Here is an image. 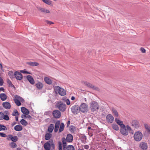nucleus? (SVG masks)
<instances>
[{"label": "nucleus", "instance_id": "1", "mask_svg": "<svg viewBox=\"0 0 150 150\" xmlns=\"http://www.w3.org/2000/svg\"><path fill=\"white\" fill-rule=\"evenodd\" d=\"M132 131L131 127L128 125H125L120 128V133L123 135L127 136L129 134V132Z\"/></svg>", "mask_w": 150, "mask_h": 150}, {"label": "nucleus", "instance_id": "2", "mask_svg": "<svg viewBox=\"0 0 150 150\" xmlns=\"http://www.w3.org/2000/svg\"><path fill=\"white\" fill-rule=\"evenodd\" d=\"M44 147L45 150H50L51 148L52 150H54L55 149V145L54 144L52 140H51L45 143Z\"/></svg>", "mask_w": 150, "mask_h": 150}, {"label": "nucleus", "instance_id": "3", "mask_svg": "<svg viewBox=\"0 0 150 150\" xmlns=\"http://www.w3.org/2000/svg\"><path fill=\"white\" fill-rule=\"evenodd\" d=\"M90 108L92 111H97L99 109V105L98 103L95 101L91 102L90 104Z\"/></svg>", "mask_w": 150, "mask_h": 150}, {"label": "nucleus", "instance_id": "4", "mask_svg": "<svg viewBox=\"0 0 150 150\" xmlns=\"http://www.w3.org/2000/svg\"><path fill=\"white\" fill-rule=\"evenodd\" d=\"M56 106L61 112H64L66 108V104L61 101H59L57 102Z\"/></svg>", "mask_w": 150, "mask_h": 150}, {"label": "nucleus", "instance_id": "5", "mask_svg": "<svg viewBox=\"0 0 150 150\" xmlns=\"http://www.w3.org/2000/svg\"><path fill=\"white\" fill-rule=\"evenodd\" d=\"M54 90L56 93H58L61 96H64L66 94V91L63 88H61L58 86L55 87Z\"/></svg>", "mask_w": 150, "mask_h": 150}, {"label": "nucleus", "instance_id": "6", "mask_svg": "<svg viewBox=\"0 0 150 150\" xmlns=\"http://www.w3.org/2000/svg\"><path fill=\"white\" fill-rule=\"evenodd\" d=\"M142 133L139 131H137L135 133L133 137L135 141L139 142L142 139Z\"/></svg>", "mask_w": 150, "mask_h": 150}, {"label": "nucleus", "instance_id": "7", "mask_svg": "<svg viewBox=\"0 0 150 150\" xmlns=\"http://www.w3.org/2000/svg\"><path fill=\"white\" fill-rule=\"evenodd\" d=\"M83 83L86 86L88 87L89 88H92V89L98 91H100V90L98 87L93 85V84H91L88 82L84 81H83Z\"/></svg>", "mask_w": 150, "mask_h": 150}, {"label": "nucleus", "instance_id": "8", "mask_svg": "<svg viewBox=\"0 0 150 150\" xmlns=\"http://www.w3.org/2000/svg\"><path fill=\"white\" fill-rule=\"evenodd\" d=\"M80 111L83 112H86L88 110V105L85 103H82L79 106Z\"/></svg>", "mask_w": 150, "mask_h": 150}, {"label": "nucleus", "instance_id": "9", "mask_svg": "<svg viewBox=\"0 0 150 150\" xmlns=\"http://www.w3.org/2000/svg\"><path fill=\"white\" fill-rule=\"evenodd\" d=\"M106 119V121L108 123L111 124L113 122L114 117L112 115L108 114L107 115Z\"/></svg>", "mask_w": 150, "mask_h": 150}, {"label": "nucleus", "instance_id": "10", "mask_svg": "<svg viewBox=\"0 0 150 150\" xmlns=\"http://www.w3.org/2000/svg\"><path fill=\"white\" fill-rule=\"evenodd\" d=\"M72 113L74 114H77L80 111L79 106L78 105H74L71 108Z\"/></svg>", "mask_w": 150, "mask_h": 150}, {"label": "nucleus", "instance_id": "11", "mask_svg": "<svg viewBox=\"0 0 150 150\" xmlns=\"http://www.w3.org/2000/svg\"><path fill=\"white\" fill-rule=\"evenodd\" d=\"M131 124V126L136 129H138L140 125L139 122L136 120H132Z\"/></svg>", "mask_w": 150, "mask_h": 150}, {"label": "nucleus", "instance_id": "12", "mask_svg": "<svg viewBox=\"0 0 150 150\" xmlns=\"http://www.w3.org/2000/svg\"><path fill=\"white\" fill-rule=\"evenodd\" d=\"M14 75L15 78L18 80H20L23 78L22 74L18 71H15L14 73Z\"/></svg>", "mask_w": 150, "mask_h": 150}, {"label": "nucleus", "instance_id": "13", "mask_svg": "<svg viewBox=\"0 0 150 150\" xmlns=\"http://www.w3.org/2000/svg\"><path fill=\"white\" fill-rule=\"evenodd\" d=\"M52 115L54 117L56 118H59L61 115V112L58 110L54 111L52 112Z\"/></svg>", "mask_w": 150, "mask_h": 150}, {"label": "nucleus", "instance_id": "14", "mask_svg": "<svg viewBox=\"0 0 150 150\" xmlns=\"http://www.w3.org/2000/svg\"><path fill=\"white\" fill-rule=\"evenodd\" d=\"M7 139L8 140H11L13 142H16L18 141V139L17 136L13 137L11 135H9Z\"/></svg>", "mask_w": 150, "mask_h": 150}, {"label": "nucleus", "instance_id": "15", "mask_svg": "<svg viewBox=\"0 0 150 150\" xmlns=\"http://www.w3.org/2000/svg\"><path fill=\"white\" fill-rule=\"evenodd\" d=\"M139 147L142 150H146L148 148L147 143L143 142L140 143Z\"/></svg>", "mask_w": 150, "mask_h": 150}, {"label": "nucleus", "instance_id": "16", "mask_svg": "<svg viewBox=\"0 0 150 150\" xmlns=\"http://www.w3.org/2000/svg\"><path fill=\"white\" fill-rule=\"evenodd\" d=\"M115 121L120 126V128L125 125L123 124V122L122 121H121L117 118L115 119Z\"/></svg>", "mask_w": 150, "mask_h": 150}, {"label": "nucleus", "instance_id": "17", "mask_svg": "<svg viewBox=\"0 0 150 150\" xmlns=\"http://www.w3.org/2000/svg\"><path fill=\"white\" fill-rule=\"evenodd\" d=\"M3 106L6 109H10L11 107L10 103L7 102H4L2 103Z\"/></svg>", "mask_w": 150, "mask_h": 150}, {"label": "nucleus", "instance_id": "18", "mask_svg": "<svg viewBox=\"0 0 150 150\" xmlns=\"http://www.w3.org/2000/svg\"><path fill=\"white\" fill-rule=\"evenodd\" d=\"M21 111L25 115H28L29 113L28 110L24 107H22L21 108Z\"/></svg>", "mask_w": 150, "mask_h": 150}, {"label": "nucleus", "instance_id": "19", "mask_svg": "<svg viewBox=\"0 0 150 150\" xmlns=\"http://www.w3.org/2000/svg\"><path fill=\"white\" fill-rule=\"evenodd\" d=\"M73 139V136L71 134H69L67 135L66 140L67 142H71L72 141Z\"/></svg>", "mask_w": 150, "mask_h": 150}, {"label": "nucleus", "instance_id": "20", "mask_svg": "<svg viewBox=\"0 0 150 150\" xmlns=\"http://www.w3.org/2000/svg\"><path fill=\"white\" fill-rule=\"evenodd\" d=\"M35 86L39 90L41 89L43 86V84L40 82H38L35 84Z\"/></svg>", "mask_w": 150, "mask_h": 150}, {"label": "nucleus", "instance_id": "21", "mask_svg": "<svg viewBox=\"0 0 150 150\" xmlns=\"http://www.w3.org/2000/svg\"><path fill=\"white\" fill-rule=\"evenodd\" d=\"M27 78L31 84L33 85L34 84V80L31 76L30 75H28L27 76Z\"/></svg>", "mask_w": 150, "mask_h": 150}, {"label": "nucleus", "instance_id": "22", "mask_svg": "<svg viewBox=\"0 0 150 150\" xmlns=\"http://www.w3.org/2000/svg\"><path fill=\"white\" fill-rule=\"evenodd\" d=\"M60 121H57L55 123V127L54 129V132H57L58 130L60 124Z\"/></svg>", "mask_w": 150, "mask_h": 150}, {"label": "nucleus", "instance_id": "23", "mask_svg": "<svg viewBox=\"0 0 150 150\" xmlns=\"http://www.w3.org/2000/svg\"><path fill=\"white\" fill-rule=\"evenodd\" d=\"M14 129L16 131H19L22 130L23 129V128L21 125H17L14 127Z\"/></svg>", "mask_w": 150, "mask_h": 150}, {"label": "nucleus", "instance_id": "24", "mask_svg": "<svg viewBox=\"0 0 150 150\" xmlns=\"http://www.w3.org/2000/svg\"><path fill=\"white\" fill-rule=\"evenodd\" d=\"M0 98L1 100L4 101L6 100L7 96L5 93H2L0 94Z\"/></svg>", "mask_w": 150, "mask_h": 150}, {"label": "nucleus", "instance_id": "25", "mask_svg": "<svg viewBox=\"0 0 150 150\" xmlns=\"http://www.w3.org/2000/svg\"><path fill=\"white\" fill-rule=\"evenodd\" d=\"M27 64L29 65L32 66H36L39 65V64L37 62H28Z\"/></svg>", "mask_w": 150, "mask_h": 150}, {"label": "nucleus", "instance_id": "26", "mask_svg": "<svg viewBox=\"0 0 150 150\" xmlns=\"http://www.w3.org/2000/svg\"><path fill=\"white\" fill-rule=\"evenodd\" d=\"M62 141L63 143V150H65V147L66 146V142L67 141V140L64 137H63L62 138Z\"/></svg>", "mask_w": 150, "mask_h": 150}, {"label": "nucleus", "instance_id": "27", "mask_svg": "<svg viewBox=\"0 0 150 150\" xmlns=\"http://www.w3.org/2000/svg\"><path fill=\"white\" fill-rule=\"evenodd\" d=\"M45 82L48 84H51L52 83V81L51 80L47 77H45L44 79Z\"/></svg>", "mask_w": 150, "mask_h": 150}, {"label": "nucleus", "instance_id": "28", "mask_svg": "<svg viewBox=\"0 0 150 150\" xmlns=\"http://www.w3.org/2000/svg\"><path fill=\"white\" fill-rule=\"evenodd\" d=\"M111 111L113 114L117 117L119 116L118 113L117 111V110L114 108H112L111 109Z\"/></svg>", "mask_w": 150, "mask_h": 150}, {"label": "nucleus", "instance_id": "29", "mask_svg": "<svg viewBox=\"0 0 150 150\" xmlns=\"http://www.w3.org/2000/svg\"><path fill=\"white\" fill-rule=\"evenodd\" d=\"M54 127V124H51L48 127V132L50 133L52 132Z\"/></svg>", "mask_w": 150, "mask_h": 150}, {"label": "nucleus", "instance_id": "30", "mask_svg": "<svg viewBox=\"0 0 150 150\" xmlns=\"http://www.w3.org/2000/svg\"><path fill=\"white\" fill-rule=\"evenodd\" d=\"M13 100L16 105L18 106H19L21 105V103L18 98H15L13 99Z\"/></svg>", "mask_w": 150, "mask_h": 150}, {"label": "nucleus", "instance_id": "31", "mask_svg": "<svg viewBox=\"0 0 150 150\" xmlns=\"http://www.w3.org/2000/svg\"><path fill=\"white\" fill-rule=\"evenodd\" d=\"M111 126L112 129L116 131H118L119 129V127L115 124H112Z\"/></svg>", "mask_w": 150, "mask_h": 150}, {"label": "nucleus", "instance_id": "32", "mask_svg": "<svg viewBox=\"0 0 150 150\" xmlns=\"http://www.w3.org/2000/svg\"><path fill=\"white\" fill-rule=\"evenodd\" d=\"M65 150H74V146L72 145H69L65 147Z\"/></svg>", "mask_w": 150, "mask_h": 150}, {"label": "nucleus", "instance_id": "33", "mask_svg": "<svg viewBox=\"0 0 150 150\" xmlns=\"http://www.w3.org/2000/svg\"><path fill=\"white\" fill-rule=\"evenodd\" d=\"M64 127V125L63 123H61L60 124L59 129V133H60L63 131Z\"/></svg>", "mask_w": 150, "mask_h": 150}, {"label": "nucleus", "instance_id": "34", "mask_svg": "<svg viewBox=\"0 0 150 150\" xmlns=\"http://www.w3.org/2000/svg\"><path fill=\"white\" fill-rule=\"evenodd\" d=\"M81 141L83 143H85L86 142V140L87 139L86 137L84 135H83L82 136L81 138Z\"/></svg>", "mask_w": 150, "mask_h": 150}, {"label": "nucleus", "instance_id": "35", "mask_svg": "<svg viewBox=\"0 0 150 150\" xmlns=\"http://www.w3.org/2000/svg\"><path fill=\"white\" fill-rule=\"evenodd\" d=\"M52 136L51 134L49 133L46 134L45 136V139L46 140H48Z\"/></svg>", "mask_w": 150, "mask_h": 150}, {"label": "nucleus", "instance_id": "36", "mask_svg": "<svg viewBox=\"0 0 150 150\" xmlns=\"http://www.w3.org/2000/svg\"><path fill=\"white\" fill-rule=\"evenodd\" d=\"M20 122L23 125L26 126L28 124L27 122L24 119H22Z\"/></svg>", "mask_w": 150, "mask_h": 150}, {"label": "nucleus", "instance_id": "37", "mask_svg": "<svg viewBox=\"0 0 150 150\" xmlns=\"http://www.w3.org/2000/svg\"><path fill=\"white\" fill-rule=\"evenodd\" d=\"M42 1L45 3L47 4L48 5H52V1L50 0H42Z\"/></svg>", "mask_w": 150, "mask_h": 150}, {"label": "nucleus", "instance_id": "38", "mask_svg": "<svg viewBox=\"0 0 150 150\" xmlns=\"http://www.w3.org/2000/svg\"><path fill=\"white\" fill-rule=\"evenodd\" d=\"M7 130V128L5 126L3 125L0 124V131L2 130Z\"/></svg>", "mask_w": 150, "mask_h": 150}, {"label": "nucleus", "instance_id": "39", "mask_svg": "<svg viewBox=\"0 0 150 150\" xmlns=\"http://www.w3.org/2000/svg\"><path fill=\"white\" fill-rule=\"evenodd\" d=\"M9 145L11 148H14L17 146L16 144L14 142H11L10 144Z\"/></svg>", "mask_w": 150, "mask_h": 150}, {"label": "nucleus", "instance_id": "40", "mask_svg": "<svg viewBox=\"0 0 150 150\" xmlns=\"http://www.w3.org/2000/svg\"><path fill=\"white\" fill-rule=\"evenodd\" d=\"M15 98H18L20 101L22 102H23L24 101V100L23 98L17 95H16L15 96Z\"/></svg>", "mask_w": 150, "mask_h": 150}, {"label": "nucleus", "instance_id": "41", "mask_svg": "<svg viewBox=\"0 0 150 150\" xmlns=\"http://www.w3.org/2000/svg\"><path fill=\"white\" fill-rule=\"evenodd\" d=\"M8 75L10 76V78H13V77L14 74L13 73V71H10L8 72Z\"/></svg>", "mask_w": 150, "mask_h": 150}, {"label": "nucleus", "instance_id": "42", "mask_svg": "<svg viewBox=\"0 0 150 150\" xmlns=\"http://www.w3.org/2000/svg\"><path fill=\"white\" fill-rule=\"evenodd\" d=\"M12 115L13 116H16L17 115H18L19 113L17 110H15L12 113Z\"/></svg>", "mask_w": 150, "mask_h": 150}, {"label": "nucleus", "instance_id": "43", "mask_svg": "<svg viewBox=\"0 0 150 150\" xmlns=\"http://www.w3.org/2000/svg\"><path fill=\"white\" fill-rule=\"evenodd\" d=\"M70 129L71 132L74 133L76 130L75 127L74 126H71Z\"/></svg>", "mask_w": 150, "mask_h": 150}, {"label": "nucleus", "instance_id": "44", "mask_svg": "<svg viewBox=\"0 0 150 150\" xmlns=\"http://www.w3.org/2000/svg\"><path fill=\"white\" fill-rule=\"evenodd\" d=\"M3 119H4L6 120H8L9 119V117L8 115L4 114L3 117Z\"/></svg>", "mask_w": 150, "mask_h": 150}, {"label": "nucleus", "instance_id": "45", "mask_svg": "<svg viewBox=\"0 0 150 150\" xmlns=\"http://www.w3.org/2000/svg\"><path fill=\"white\" fill-rule=\"evenodd\" d=\"M7 83L8 84L9 86L10 87H13L14 86V85L12 83L11 81L10 80L8 79V80H7Z\"/></svg>", "mask_w": 150, "mask_h": 150}, {"label": "nucleus", "instance_id": "46", "mask_svg": "<svg viewBox=\"0 0 150 150\" xmlns=\"http://www.w3.org/2000/svg\"><path fill=\"white\" fill-rule=\"evenodd\" d=\"M58 144L59 150H62L61 142H59Z\"/></svg>", "mask_w": 150, "mask_h": 150}, {"label": "nucleus", "instance_id": "47", "mask_svg": "<svg viewBox=\"0 0 150 150\" xmlns=\"http://www.w3.org/2000/svg\"><path fill=\"white\" fill-rule=\"evenodd\" d=\"M43 10L42 11V12L45 13H50V11L48 10H46L44 8H43Z\"/></svg>", "mask_w": 150, "mask_h": 150}, {"label": "nucleus", "instance_id": "48", "mask_svg": "<svg viewBox=\"0 0 150 150\" xmlns=\"http://www.w3.org/2000/svg\"><path fill=\"white\" fill-rule=\"evenodd\" d=\"M4 115V114L3 112H0V120L3 119Z\"/></svg>", "mask_w": 150, "mask_h": 150}, {"label": "nucleus", "instance_id": "49", "mask_svg": "<svg viewBox=\"0 0 150 150\" xmlns=\"http://www.w3.org/2000/svg\"><path fill=\"white\" fill-rule=\"evenodd\" d=\"M4 81L1 77H0V86H2L3 85Z\"/></svg>", "mask_w": 150, "mask_h": 150}, {"label": "nucleus", "instance_id": "50", "mask_svg": "<svg viewBox=\"0 0 150 150\" xmlns=\"http://www.w3.org/2000/svg\"><path fill=\"white\" fill-rule=\"evenodd\" d=\"M20 72L22 73H24V74H31V73L30 72H28L27 71H24V70H21L20 71Z\"/></svg>", "mask_w": 150, "mask_h": 150}, {"label": "nucleus", "instance_id": "51", "mask_svg": "<svg viewBox=\"0 0 150 150\" xmlns=\"http://www.w3.org/2000/svg\"><path fill=\"white\" fill-rule=\"evenodd\" d=\"M37 8L38 10L41 11V12H42V11H43V9L44 8H42L40 7L37 6Z\"/></svg>", "mask_w": 150, "mask_h": 150}, {"label": "nucleus", "instance_id": "52", "mask_svg": "<svg viewBox=\"0 0 150 150\" xmlns=\"http://www.w3.org/2000/svg\"><path fill=\"white\" fill-rule=\"evenodd\" d=\"M45 22L47 24H49L50 25H51V24H54V23L53 22L51 21H49L48 20H46Z\"/></svg>", "mask_w": 150, "mask_h": 150}, {"label": "nucleus", "instance_id": "53", "mask_svg": "<svg viewBox=\"0 0 150 150\" xmlns=\"http://www.w3.org/2000/svg\"><path fill=\"white\" fill-rule=\"evenodd\" d=\"M0 136L1 137H5L6 136V135L4 133H2L1 132H0Z\"/></svg>", "mask_w": 150, "mask_h": 150}, {"label": "nucleus", "instance_id": "54", "mask_svg": "<svg viewBox=\"0 0 150 150\" xmlns=\"http://www.w3.org/2000/svg\"><path fill=\"white\" fill-rule=\"evenodd\" d=\"M140 51L143 53H145L146 52L145 50L143 47H141L140 48Z\"/></svg>", "mask_w": 150, "mask_h": 150}, {"label": "nucleus", "instance_id": "55", "mask_svg": "<svg viewBox=\"0 0 150 150\" xmlns=\"http://www.w3.org/2000/svg\"><path fill=\"white\" fill-rule=\"evenodd\" d=\"M66 102L67 105H69L70 104V101L69 99H67V100H66Z\"/></svg>", "mask_w": 150, "mask_h": 150}, {"label": "nucleus", "instance_id": "56", "mask_svg": "<svg viewBox=\"0 0 150 150\" xmlns=\"http://www.w3.org/2000/svg\"><path fill=\"white\" fill-rule=\"evenodd\" d=\"M144 126L146 130L147 129H148V128H149V127H150L147 124H145Z\"/></svg>", "mask_w": 150, "mask_h": 150}, {"label": "nucleus", "instance_id": "57", "mask_svg": "<svg viewBox=\"0 0 150 150\" xmlns=\"http://www.w3.org/2000/svg\"><path fill=\"white\" fill-rule=\"evenodd\" d=\"M89 146L88 145H85L84 146V148L86 149H88L89 148Z\"/></svg>", "mask_w": 150, "mask_h": 150}, {"label": "nucleus", "instance_id": "58", "mask_svg": "<svg viewBox=\"0 0 150 150\" xmlns=\"http://www.w3.org/2000/svg\"><path fill=\"white\" fill-rule=\"evenodd\" d=\"M26 115H24V114H22L21 115V117L22 118H26V117H27V116Z\"/></svg>", "mask_w": 150, "mask_h": 150}, {"label": "nucleus", "instance_id": "59", "mask_svg": "<svg viewBox=\"0 0 150 150\" xmlns=\"http://www.w3.org/2000/svg\"><path fill=\"white\" fill-rule=\"evenodd\" d=\"M26 118H28L30 120H31L32 119V117L30 115H28L27 116Z\"/></svg>", "mask_w": 150, "mask_h": 150}, {"label": "nucleus", "instance_id": "60", "mask_svg": "<svg viewBox=\"0 0 150 150\" xmlns=\"http://www.w3.org/2000/svg\"><path fill=\"white\" fill-rule=\"evenodd\" d=\"M4 112L5 114H6V115H7L9 114V112L7 111H5Z\"/></svg>", "mask_w": 150, "mask_h": 150}, {"label": "nucleus", "instance_id": "61", "mask_svg": "<svg viewBox=\"0 0 150 150\" xmlns=\"http://www.w3.org/2000/svg\"><path fill=\"white\" fill-rule=\"evenodd\" d=\"M0 91H2L3 92H4V89L3 87H1L0 88Z\"/></svg>", "mask_w": 150, "mask_h": 150}, {"label": "nucleus", "instance_id": "62", "mask_svg": "<svg viewBox=\"0 0 150 150\" xmlns=\"http://www.w3.org/2000/svg\"><path fill=\"white\" fill-rule=\"evenodd\" d=\"M16 124V122H14L13 123H12L11 124V125L12 126H13L14 125H15V124Z\"/></svg>", "mask_w": 150, "mask_h": 150}, {"label": "nucleus", "instance_id": "63", "mask_svg": "<svg viewBox=\"0 0 150 150\" xmlns=\"http://www.w3.org/2000/svg\"><path fill=\"white\" fill-rule=\"evenodd\" d=\"M75 99V97L74 96H72L71 98V99L72 100H74Z\"/></svg>", "mask_w": 150, "mask_h": 150}, {"label": "nucleus", "instance_id": "64", "mask_svg": "<svg viewBox=\"0 0 150 150\" xmlns=\"http://www.w3.org/2000/svg\"><path fill=\"white\" fill-rule=\"evenodd\" d=\"M146 130L150 134V127L148 129H146Z\"/></svg>", "mask_w": 150, "mask_h": 150}]
</instances>
